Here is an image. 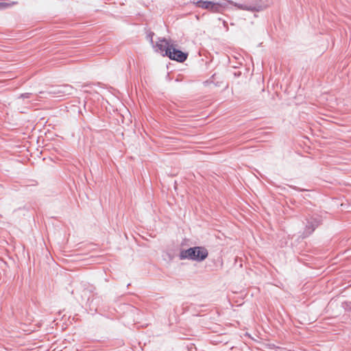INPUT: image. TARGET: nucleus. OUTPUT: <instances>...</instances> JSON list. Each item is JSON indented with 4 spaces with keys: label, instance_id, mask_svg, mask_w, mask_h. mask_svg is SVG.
I'll list each match as a JSON object with an SVG mask.
<instances>
[{
    "label": "nucleus",
    "instance_id": "1",
    "mask_svg": "<svg viewBox=\"0 0 351 351\" xmlns=\"http://www.w3.org/2000/svg\"><path fill=\"white\" fill-rule=\"evenodd\" d=\"M208 256V251L202 247H191L186 250H184L180 253L181 259H191L194 261H201Z\"/></svg>",
    "mask_w": 351,
    "mask_h": 351
},
{
    "label": "nucleus",
    "instance_id": "2",
    "mask_svg": "<svg viewBox=\"0 0 351 351\" xmlns=\"http://www.w3.org/2000/svg\"><path fill=\"white\" fill-rule=\"evenodd\" d=\"M167 56L171 60L183 62L186 60L188 53L176 49L175 46L172 45L170 48L167 49Z\"/></svg>",
    "mask_w": 351,
    "mask_h": 351
},
{
    "label": "nucleus",
    "instance_id": "3",
    "mask_svg": "<svg viewBox=\"0 0 351 351\" xmlns=\"http://www.w3.org/2000/svg\"><path fill=\"white\" fill-rule=\"evenodd\" d=\"M195 6L202 9L210 10L213 12H220L221 4L209 1H198L194 3Z\"/></svg>",
    "mask_w": 351,
    "mask_h": 351
},
{
    "label": "nucleus",
    "instance_id": "4",
    "mask_svg": "<svg viewBox=\"0 0 351 351\" xmlns=\"http://www.w3.org/2000/svg\"><path fill=\"white\" fill-rule=\"evenodd\" d=\"M156 46L161 52L165 51V54L163 56H167V49L170 48L172 45H170L166 40H162L156 44Z\"/></svg>",
    "mask_w": 351,
    "mask_h": 351
},
{
    "label": "nucleus",
    "instance_id": "5",
    "mask_svg": "<svg viewBox=\"0 0 351 351\" xmlns=\"http://www.w3.org/2000/svg\"><path fill=\"white\" fill-rule=\"evenodd\" d=\"M10 3H5V2H0V9H3L7 7L10 6Z\"/></svg>",
    "mask_w": 351,
    "mask_h": 351
},
{
    "label": "nucleus",
    "instance_id": "6",
    "mask_svg": "<svg viewBox=\"0 0 351 351\" xmlns=\"http://www.w3.org/2000/svg\"><path fill=\"white\" fill-rule=\"evenodd\" d=\"M235 5H236L238 8L241 9V10H250L248 8H246V7H245V6L242 5H237V4H236Z\"/></svg>",
    "mask_w": 351,
    "mask_h": 351
}]
</instances>
